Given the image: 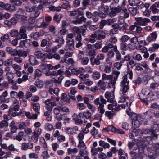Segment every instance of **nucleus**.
Here are the masks:
<instances>
[{"mask_svg":"<svg viewBox=\"0 0 159 159\" xmlns=\"http://www.w3.org/2000/svg\"><path fill=\"white\" fill-rule=\"evenodd\" d=\"M94 103L96 105H98L97 108L99 113L102 114L104 113L105 110L104 109V104L107 103V101L102 96L100 98H98L94 101Z\"/></svg>","mask_w":159,"mask_h":159,"instance_id":"nucleus-1","label":"nucleus"},{"mask_svg":"<svg viewBox=\"0 0 159 159\" xmlns=\"http://www.w3.org/2000/svg\"><path fill=\"white\" fill-rule=\"evenodd\" d=\"M106 20H102L100 23L99 28L100 29H102L104 26L107 24Z\"/></svg>","mask_w":159,"mask_h":159,"instance_id":"nucleus-64","label":"nucleus"},{"mask_svg":"<svg viewBox=\"0 0 159 159\" xmlns=\"http://www.w3.org/2000/svg\"><path fill=\"white\" fill-rule=\"evenodd\" d=\"M8 95V92L5 91L2 93V95L0 96V101L1 102H4L5 101V98Z\"/></svg>","mask_w":159,"mask_h":159,"instance_id":"nucleus-39","label":"nucleus"},{"mask_svg":"<svg viewBox=\"0 0 159 159\" xmlns=\"http://www.w3.org/2000/svg\"><path fill=\"white\" fill-rule=\"evenodd\" d=\"M29 61L30 64L32 65H36L38 64L37 61L35 57L32 55H30L29 57Z\"/></svg>","mask_w":159,"mask_h":159,"instance_id":"nucleus-28","label":"nucleus"},{"mask_svg":"<svg viewBox=\"0 0 159 159\" xmlns=\"http://www.w3.org/2000/svg\"><path fill=\"white\" fill-rule=\"evenodd\" d=\"M71 23V20L70 19H67L65 20H63L62 22V27L63 28H66L69 26Z\"/></svg>","mask_w":159,"mask_h":159,"instance_id":"nucleus-37","label":"nucleus"},{"mask_svg":"<svg viewBox=\"0 0 159 159\" xmlns=\"http://www.w3.org/2000/svg\"><path fill=\"white\" fill-rule=\"evenodd\" d=\"M8 125V123L6 120L0 121V129L7 127Z\"/></svg>","mask_w":159,"mask_h":159,"instance_id":"nucleus-47","label":"nucleus"},{"mask_svg":"<svg viewBox=\"0 0 159 159\" xmlns=\"http://www.w3.org/2000/svg\"><path fill=\"white\" fill-rule=\"evenodd\" d=\"M142 134V131L138 129H134L131 134V137L134 136H137L140 135V134ZM131 138H133L131 137Z\"/></svg>","mask_w":159,"mask_h":159,"instance_id":"nucleus-22","label":"nucleus"},{"mask_svg":"<svg viewBox=\"0 0 159 159\" xmlns=\"http://www.w3.org/2000/svg\"><path fill=\"white\" fill-rule=\"evenodd\" d=\"M158 134H151L150 136H147L143 137V140L142 141L146 142L148 143L150 141H152V139H156L158 137Z\"/></svg>","mask_w":159,"mask_h":159,"instance_id":"nucleus-10","label":"nucleus"},{"mask_svg":"<svg viewBox=\"0 0 159 159\" xmlns=\"http://www.w3.org/2000/svg\"><path fill=\"white\" fill-rule=\"evenodd\" d=\"M34 55L38 58L44 60V54H43L41 51H36Z\"/></svg>","mask_w":159,"mask_h":159,"instance_id":"nucleus-32","label":"nucleus"},{"mask_svg":"<svg viewBox=\"0 0 159 159\" xmlns=\"http://www.w3.org/2000/svg\"><path fill=\"white\" fill-rule=\"evenodd\" d=\"M42 129L41 128H38L35 129L33 133V135L31 136V139L34 143L37 142L39 136L41 134Z\"/></svg>","mask_w":159,"mask_h":159,"instance_id":"nucleus-6","label":"nucleus"},{"mask_svg":"<svg viewBox=\"0 0 159 159\" xmlns=\"http://www.w3.org/2000/svg\"><path fill=\"white\" fill-rule=\"evenodd\" d=\"M48 92L51 94H55L56 96H57L59 94V89L58 88H55L54 89L50 88L49 89Z\"/></svg>","mask_w":159,"mask_h":159,"instance_id":"nucleus-27","label":"nucleus"},{"mask_svg":"<svg viewBox=\"0 0 159 159\" xmlns=\"http://www.w3.org/2000/svg\"><path fill=\"white\" fill-rule=\"evenodd\" d=\"M126 43L122 42L120 44V48L121 50L123 51H126L129 49L128 45Z\"/></svg>","mask_w":159,"mask_h":159,"instance_id":"nucleus-40","label":"nucleus"},{"mask_svg":"<svg viewBox=\"0 0 159 159\" xmlns=\"http://www.w3.org/2000/svg\"><path fill=\"white\" fill-rule=\"evenodd\" d=\"M77 152L78 149L76 148H74L73 149L69 148L67 150V152L69 155L76 153Z\"/></svg>","mask_w":159,"mask_h":159,"instance_id":"nucleus-52","label":"nucleus"},{"mask_svg":"<svg viewBox=\"0 0 159 159\" xmlns=\"http://www.w3.org/2000/svg\"><path fill=\"white\" fill-rule=\"evenodd\" d=\"M120 73V72L118 71H114L113 72L112 75V78H113L112 81L113 84H115L116 83V81L117 80Z\"/></svg>","mask_w":159,"mask_h":159,"instance_id":"nucleus-24","label":"nucleus"},{"mask_svg":"<svg viewBox=\"0 0 159 159\" xmlns=\"http://www.w3.org/2000/svg\"><path fill=\"white\" fill-rule=\"evenodd\" d=\"M28 53V52L26 51H23L20 50H19L18 56L25 58L27 57Z\"/></svg>","mask_w":159,"mask_h":159,"instance_id":"nucleus-36","label":"nucleus"},{"mask_svg":"<svg viewBox=\"0 0 159 159\" xmlns=\"http://www.w3.org/2000/svg\"><path fill=\"white\" fill-rule=\"evenodd\" d=\"M67 45L66 47V50L73 51L75 49L74 43H66Z\"/></svg>","mask_w":159,"mask_h":159,"instance_id":"nucleus-30","label":"nucleus"},{"mask_svg":"<svg viewBox=\"0 0 159 159\" xmlns=\"http://www.w3.org/2000/svg\"><path fill=\"white\" fill-rule=\"evenodd\" d=\"M116 114L113 111H107L105 112V115L109 119H111L113 118V116Z\"/></svg>","mask_w":159,"mask_h":159,"instance_id":"nucleus-33","label":"nucleus"},{"mask_svg":"<svg viewBox=\"0 0 159 159\" xmlns=\"http://www.w3.org/2000/svg\"><path fill=\"white\" fill-rule=\"evenodd\" d=\"M12 59L10 58L7 59L4 62V65L6 66H9L12 64Z\"/></svg>","mask_w":159,"mask_h":159,"instance_id":"nucleus-43","label":"nucleus"},{"mask_svg":"<svg viewBox=\"0 0 159 159\" xmlns=\"http://www.w3.org/2000/svg\"><path fill=\"white\" fill-rule=\"evenodd\" d=\"M13 60L15 62L18 63H22L23 61L22 59L19 56L18 57L16 56L14 57Z\"/></svg>","mask_w":159,"mask_h":159,"instance_id":"nucleus-56","label":"nucleus"},{"mask_svg":"<svg viewBox=\"0 0 159 159\" xmlns=\"http://www.w3.org/2000/svg\"><path fill=\"white\" fill-rule=\"evenodd\" d=\"M98 9L100 12L105 13H108L109 11V6L104 4H102Z\"/></svg>","mask_w":159,"mask_h":159,"instance_id":"nucleus-18","label":"nucleus"},{"mask_svg":"<svg viewBox=\"0 0 159 159\" xmlns=\"http://www.w3.org/2000/svg\"><path fill=\"white\" fill-rule=\"evenodd\" d=\"M122 13H124L123 16L124 18H127L129 17V13L128 12L127 8L125 7L123 8Z\"/></svg>","mask_w":159,"mask_h":159,"instance_id":"nucleus-41","label":"nucleus"},{"mask_svg":"<svg viewBox=\"0 0 159 159\" xmlns=\"http://www.w3.org/2000/svg\"><path fill=\"white\" fill-rule=\"evenodd\" d=\"M10 34L11 37L17 38V35H18V31L16 29H12L9 32Z\"/></svg>","mask_w":159,"mask_h":159,"instance_id":"nucleus-35","label":"nucleus"},{"mask_svg":"<svg viewBox=\"0 0 159 159\" xmlns=\"http://www.w3.org/2000/svg\"><path fill=\"white\" fill-rule=\"evenodd\" d=\"M129 10L130 12L133 15H135L137 13V9L136 8L129 7Z\"/></svg>","mask_w":159,"mask_h":159,"instance_id":"nucleus-54","label":"nucleus"},{"mask_svg":"<svg viewBox=\"0 0 159 159\" xmlns=\"http://www.w3.org/2000/svg\"><path fill=\"white\" fill-rule=\"evenodd\" d=\"M103 151V148L99 147L98 148L93 147L91 149V152L92 155L94 156L97 155L98 152Z\"/></svg>","mask_w":159,"mask_h":159,"instance_id":"nucleus-17","label":"nucleus"},{"mask_svg":"<svg viewBox=\"0 0 159 159\" xmlns=\"http://www.w3.org/2000/svg\"><path fill=\"white\" fill-rule=\"evenodd\" d=\"M111 102L112 103L111 104L108 105V109L112 110V111H113L114 109H115V106H116L117 103L115 101Z\"/></svg>","mask_w":159,"mask_h":159,"instance_id":"nucleus-42","label":"nucleus"},{"mask_svg":"<svg viewBox=\"0 0 159 159\" xmlns=\"http://www.w3.org/2000/svg\"><path fill=\"white\" fill-rule=\"evenodd\" d=\"M86 148L80 149L79 151V155L82 156L86 155L88 153L87 151L86 150Z\"/></svg>","mask_w":159,"mask_h":159,"instance_id":"nucleus-48","label":"nucleus"},{"mask_svg":"<svg viewBox=\"0 0 159 159\" xmlns=\"http://www.w3.org/2000/svg\"><path fill=\"white\" fill-rule=\"evenodd\" d=\"M33 148V144L31 142L23 143L21 144V149L23 150L31 149Z\"/></svg>","mask_w":159,"mask_h":159,"instance_id":"nucleus-11","label":"nucleus"},{"mask_svg":"<svg viewBox=\"0 0 159 159\" xmlns=\"http://www.w3.org/2000/svg\"><path fill=\"white\" fill-rule=\"evenodd\" d=\"M61 110L60 106H57L53 109V112L55 115H56L60 113Z\"/></svg>","mask_w":159,"mask_h":159,"instance_id":"nucleus-59","label":"nucleus"},{"mask_svg":"<svg viewBox=\"0 0 159 159\" xmlns=\"http://www.w3.org/2000/svg\"><path fill=\"white\" fill-rule=\"evenodd\" d=\"M74 35L72 33L68 34L66 39V43H74Z\"/></svg>","mask_w":159,"mask_h":159,"instance_id":"nucleus-29","label":"nucleus"},{"mask_svg":"<svg viewBox=\"0 0 159 159\" xmlns=\"http://www.w3.org/2000/svg\"><path fill=\"white\" fill-rule=\"evenodd\" d=\"M92 76L94 79H98L100 77V73L98 71H95L93 73Z\"/></svg>","mask_w":159,"mask_h":159,"instance_id":"nucleus-58","label":"nucleus"},{"mask_svg":"<svg viewBox=\"0 0 159 159\" xmlns=\"http://www.w3.org/2000/svg\"><path fill=\"white\" fill-rule=\"evenodd\" d=\"M124 6L118 5L116 7H112L111 9V12L108 13V16L111 17L116 16L117 13H120L122 11Z\"/></svg>","mask_w":159,"mask_h":159,"instance_id":"nucleus-5","label":"nucleus"},{"mask_svg":"<svg viewBox=\"0 0 159 159\" xmlns=\"http://www.w3.org/2000/svg\"><path fill=\"white\" fill-rule=\"evenodd\" d=\"M158 127V125L157 124H155L152 128L149 129H144L142 131V134H156V130L157 128Z\"/></svg>","mask_w":159,"mask_h":159,"instance_id":"nucleus-9","label":"nucleus"},{"mask_svg":"<svg viewBox=\"0 0 159 159\" xmlns=\"http://www.w3.org/2000/svg\"><path fill=\"white\" fill-rule=\"evenodd\" d=\"M36 86L39 88H41L43 86V82L39 80H37L35 82Z\"/></svg>","mask_w":159,"mask_h":159,"instance_id":"nucleus-57","label":"nucleus"},{"mask_svg":"<svg viewBox=\"0 0 159 159\" xmlns=\"http://www.w3.org/2000/svg\"><path fill=\"white\" fill-rule=\"evenodd\" d=\"M77 107L80 110H83L85 109V106L83 103H79L77 104Z\"/></svg>","mask_w":159,"mask_h":159,"instance_id":"nucleus-60","label":"nucleus"},{"mask_svg":"<svg viewBox=\"0 0 159 159\" xmlns=\"http://www.w3.org/2000/svg\"><path fill=\"white\" fill-rule=\"evenodd\" d=\"M123 80L121 82V85L128 84L129 81L127 80V77L126 75L123 77Z\"/></svg>","mask_w":159,"mask_h":159,"instance_id":"nucleus-46","label":"nucleus"},{"mask_svg":"<svg viewBox=\"0 0 159 159\" xmlns=\"http://www.w3.org/2000/svg\"><path fill=\"white\" fill-rule=\"evenodd\" d=\"M33 11L34 12V18L38 17L40 13V12L38 7H34Z\"/></svg>","mask_w":159,"mask_h":159,"instance_id":"nucleus-45","label":"nucleus"},{"mask_svg":"<svg viewBox=\"0 0 159 159\" xmlns=\"http://www.w3.org/2000/svg\"><path fill=\"white\" fill-rule=\"evenodd\" d=\"M152 150L154 151L156 154L159 155V144H152L148 146Z\"/></svg>","mask_w":159,"mask_h":159,"instance_id":"nucleus-14","label":"nucleus"},{"mask_svg":"<svg viewBox=\"0 0 159 159\" xmlns=\"http://www.w3.org/2000/svg\"><path fill=\"white\" fill-rule=\"evenodd\" d=\"M157 34L156 32H153L150 34L146 38L147 41L149 42L153 41L156 39Z\"/></svg>","mask_w":159,"mask_h":159,"instance_id":"nucleus-15","label":"nucleus"},{"mask_svg":"<svg viewBox=\"0 0 159 159\" xmlns=\"http://www.w3.org/2000/svg\"><path fill=\"white\" fill-rule=\"evenodd\" d=\"M19 110H17L15 109V107H12L9 109V114L11 115L12 116L15 117L19 115V113L17 111Z\"/></svg>","mask_w":159,"mask_h":159,"instance_id":"nucleus-23","label":"nucleus"},{"mask_svg":"<svg viewBox=\"0 0 159 159\" xmlns=\"http://www.w3.org/2000/svg\"><path fill=\"white\" fill-rule=\"evenodd\" d=\"M91 114L88 111H84L83 113V116L87 119H89L91 117Z\"/></svg>","mask_w":159,"mask_h":159,"instance_id":"nucleus-62","label":"nucleus"},{"mask_svg":"<svg viewBox=\"0 0 159 159\" xmlns=\"http://www.w3.org/2000/svg\"><path fill=\"white\" fill-rule=\"evenodd\" d=\"M77 147L78 148H87L83 140H79V143L77 145Z\"/></svg>","mask_w":159,"mask_h":159,"instance_id":"nucleus-49","label":"nucleus"},{"mask_svg":"<svg viewBox=\"0 0 159 159\" xmlns=\"http://www.w3.org/2000/svg\"><path fill=\"white\" fill-rule=\"evenodd\" d=\"M40 143L41 145L44 148H48L47 145L46 141L43 138H42L40 139Z\"/></svg>","mask_w":159,"mask_h":159,"instance_id":"nucleus-53","label":"nucleus"},{"mask_svg":"<svg viewBox=\"0 0 159 159\" xmlns=\"http://www.w3.org/2000/svg\"><path fill=\"white\" fill-rule=\"evenodd\" d=\"M131 117L132 120V124L134 127H137L140 124V121L142 120V118L138 114L133 113L132 114Z\"/></svg>","mask_w":159,"mask_h":159,"instance_id":"nucleus-2","label":"nucleus"},{"mask_svg":"<svg viewBox=\"0 0 159 159\" xmlns=\"http://www.w3.org/2000/svg\"><path fill=\"white\" fill-rule=\"evenodd\" d=\"M98 86L100 87V90L104 91L106 86H107V82H104L102 80L98 81Z\"/></svg>","mask_w":159,"mask_h":159,"instance_id":"nucleus-19","label":"nucleus"},{"mask_svg":"<svg viewBox=\"0 0 159 159\" xmlns=\"http://www.w3.org/2000/svg\"><path fill=\"white\" fill-rule=\"evenodd\" d=\"M104 34V32L102 31L101 33H93L91 34V37L93 38H96L98 40H100L104 39L106 36Z\"/></svg>","mask_w":159,"mask_h":159,"instance_id":"nucleus-8","label":"nucleus"},{"mask_svg":"<svg viewBox=\"0 0 159 159\" xmlns=\"http://www.w3.org/2000/svg\"><path fill=\"white\" fill-rule=\"evenodd\" d=\"M150 9L154 14L157 13L159 12V9L152 5L151 6Z\"/></svg>","mask_w":159,"mask_h":159,"instance_id":"nucleus-44","label":"nucleus"},{"mask_svg":"<svg viewBox=\"0 0 159 159\" xmlns=\"http://www.w3.org/2000/svg\"><path fill=\"white\" fill-rule=\"evenodd\" d=\"M26 32V27L24 26L21 27L19 30V32H18L17 39H26L27 38Z\"/></svg>","mask_w":159,"mask_h":159,"instance_id":"nucleus-7","label":"nucleus"},{"mask_svg":"<svg viewBox=\"0 0 159 159\" xmlns=\"http://www.w3.org/2000/svg\"><path fill=\"white\" fill-rule=\"evenodd\" d=\"M24 134V133L23 132H20L15 137H14L13 139L14 140L16 139L20 142L21 141L22 139Z\"/></svg>","mask_w":159,"mask_h":159,"instance_id":"nucleus-34","label":"nucleus"},{"mask_svg":"<svg viewBox=\"0 0 159 159\" xmlns=\"http://www.w3.org/2000/svg\"><path fill=\"white\" fill-rule=\"evenodd\" d=\"M5 10L13 12L15 10V7L13 5L6 3Z\"/></svg>","mask_w":159,"mask_h":159,"instance_id":"nucleus-25","label":"nucleus"},{"mask_svg":"<svg viewBox=\"0 0 159 159\" xmlns=\"http://www.w3.org/2000/svg\"><path fill=\"white\" fill-rule=\"evenodd\" d=\"M13 22L14 23H16L15 19L14 18H12L11 19V21H9L7 20H5L4 23L5 25L8 26H11L12 25Z\"/></svg>","mask_w":159,"mask_h":159,"instance_id":"nucleus-38","label":"nucleus"},{"mask_svg":"<svg viewBox=\"0 0 159 159\" xmlns=\"http://www.w3.org/2000/svg\"><path fill=\"white\" fill-rule=\"evenodd\" d=\"M128 99V97L126 96L124 93H122L121 94H120L119 95V98L118 99V102L121 103L124 102L125 101H127V100Z\"/></svg>","mask_w":159,"mask_h":159,"instance_id":"nucleus-21","label":"nucleus"},{"mask_svg":"<svg viewBox=\"0 0 159 159\" xmlns=\"http://www.w3.org/2000/svg\"><path fill=\"white\" fill-rule=\"evenodd\" d=\"M30 36L32 38H33L35 40H37L40 36V35L38 32H36L32 33L30 34Z\"/></svg>","mask_w":159,"mask_h":159,"instance_id":"nucleus-61","label":"nucleus"},{"mask_svg":"<svg viewBox=\"0 0 159 159\" xmlns=\"http://www.w3.org/2000/svg\"><path fill=\"white\" fill-rule=\"evenodd\" d=\"M63 78V76L61 75L58 78L57 80L54 79L52 80V81L53 83L55 84L57 86H58L61 84Z\"/></svg>","mask_w":159,"mask_h":159,"instance_id":"nucleus-26","label":"nucleus"},{"mask_svg":"<svg viewBox=\"0 0 159 159\" xmlns=\"http://www.w3.org/2000/svg\"><path fill=\"white\" fill-rule=\"evenodd\" d=\"M86 20V19L84 16H81L80 18H77L75 20H73L72 23L75 24H80L82 22H85Z\"/></svg>","mask_w":159,"mask_h":159,"instance_id":"nucleus-20","label":"nucleus"},{"mask_svg":"<svg viewBox=\"0 0 159 159\" xmlns=\"http://www.w3.org/2000/svg\"><path fill=\"white\" fill-rule=\"evenodd\" d=\"M135 20L136 22H135V24L142 26H145L146 25V23L151 22L150 20L147 18H135Z\"/></svg>","mask_w":159,"mask_h":159,"instance_id":"nucleus-4","label":"nucleus"},{"mask_svg":"<svg viewBox=\"0 0 159 159\" xmlns=\"http://www.w3.org/2000/svg\"><path fill=\"white\" fill-rule=\"evenodd\" d=\"M80 60H81L82 64L84 65H87L89 61V59L86 57H83Z\"/></svg>","mask_w":159,"mask_h":159,"instance_id":"nucleus-50","label":"nucleus"},{"mask_svg":"<svg viewBox=\"0 0 159 159\" xmlns=\"http://www.w3.org/2000/svg\"><path fill=\"white\" fill-rule=\"evenodd\" d=\"M105 97L107 99V101L110 102H113L114 98V94L112 92H107L105 93Z\"/></svg>","mask_w":159,"mask_h":159,"instance_id":"nucleus-12","label":"nucleus"},{"mask_svg":"<svg viewBox=\"0 0 159 159\" xmlns=\"http://www.w3.org/2000/svg\"><path fill=\"white\" fill-rule=\"evenodd\" d=\"M33 109L37 113H38V111L40 109V106L39 103H33L32 104Z\"/></svg>","mask_w":159,"mask_h":159,"instance_id":"nucleus-51","label":"nucleus"},{"mask_svg":"<svg viewBox=\"0 0 159 159\" xmlns=\"http://www.w3.org/2000/svg\"><path fill=\"white\" fill-rule=\"evenodd\" d=\"M105 58V55L103 53H99L97 55L96 58L93 59V57L90 58L91 64L92 65H99L100 64V61L104 60Z\"/></svg>","mask_w":159,"mask_h":159,"instance_id":"nucleus-3","label":"nucleus"},{"mask_svg":"<svg viewBox=\"0 0 159 159\" xmlns=\"http://www.w3.org/2000/svg\"><path fill=\"white\" fill-rule=\"evenodd\" d=\"M132 59L138 62L141 61L143 58L141 55L139 53H137L136 52H134L133 53L132 55Z\"/></svg>","mask_w":159,"mask_h":159,"instance_id":"nucleus-16","label":"nucleus"},{"mask_svg":"<svg viewBox=\"0 0 159 159\" xmlns=\"http://www.w3.org/2000/svg\"><path fill=\"white\" fill-rule=\"evenodd\" d=\"M48 8L51 11L53 12H59L61 9V7L59 6L57 7H56L53 5H51L50 7H48Z\"/></svg>","mask_w":159,"mask_h":159,"instance_id":"nucleus-31","label":"nucleus"},{"mask_svg":"<svg viewBox=\"0 0 159 159\" xmlns=\"http://www.w3.org/2000/svg\"><path fill=\"white\" fill-rule=\"evenodd\" d=\"M98 133V130L94 127H93L90 131V133L93 136L96 135Z\"/></svg>","mask_w":159,"mask_h":159,"instance_id":"nucleus-63","label":"nucleus"},{"mask_svg":"<svg viewBox=\"0 0 159 159\" xmlns=\"http://www.w3.org/2000/svg\"><path fill=\"white\" fill-rule=\"evenodd\" d=\"M55 42L56 43H59L60 44H62L64 43V40L62 37H58L55 39Z\"/></svg>","mask_w":159,"mask_h":159,"instance_id":"nucleus-55","label":"nucleus"},{"mask_svg":"<svg viewBox=\"0 0 159 159\" xmlns=\"http://www.w3.org/2000/svg\"><path fill=\"white\" fill-rule=\"evenodd\" d=\"M112 78V75H107L105 73L102 74V80L104 82H107V84H109L111 83V80Z\"/></svg>","mask_w":159,"mask_h":159,"instance_id":"nucleus-13","label":"nucleus"}]
</instances>
